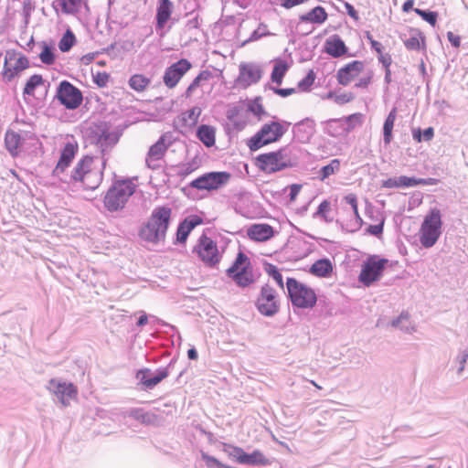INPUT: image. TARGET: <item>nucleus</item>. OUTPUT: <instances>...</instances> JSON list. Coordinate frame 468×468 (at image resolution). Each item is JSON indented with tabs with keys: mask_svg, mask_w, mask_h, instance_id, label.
<instances>
[{
	"mask_svg": "<svg viewBox=\"0 0 468 468\" xmlns=\"http://www.w3.org/2000/svg\"><path fill=\"white\" fill-rule=\"evenodd\" d=\"M308 152L303 147L289 144L277 151L261 154L255 157V165L265 174H274L299 165Z\"/></svg>",
	"mask_w": 468,
	"mask_h": 468,
	"instance_id": "obj_1",
	"label": "nucleus"
},
{
	"mask_svg": "<svg viewBox=\"0 0 468 468\" xmlns=\"http://www.w3.org/2000/svg\"><path fill=\"white\" fill-rule=\"evenodd\" d=\"M171 215L172 209L169 207H155L148 220L140 228L139 237L153 244L165 240L171 222Z\"/></svg>",
	"mask_w": 468,
	"mask_h": 468,
	"instance_id": "obj_2",
	"label": "nucleus"
},
{
	"mask_svg": "<svg viewBox=\"0 0 468 468\" xmlns=\"http://www.w3.org/2000/svg\"><path fill=\"white\" fill-rule=\"evenodd\" d=\"M291 122L286 121H271L265 123L261 128L248 141V147L251 152L278 142L287 132Z\"/></svg>",
	"mask_w": 468,
	"mask_h": 468,
	"instance_id": "obj_3",
	"label": "nucleus"
},
{
	"mask_svg": "<svg viewBox=\"0 0 468 468\" xmlns=\"http://www.w3.org/2000/svg\"><path fill=\"white\" fill-rule=\"evenodd\" d=\"M135 189L136 186L129 179L114 182L104 196V207L110 212L122 209Z\"/></svg>",
	"mask_w": 468,
	"mask_h": 468,
	"instance_id": "obj_4",
	"label": "nucleus"
},
{
	"mask_svg": "<svg viewBox=\"0 0 468 468\" xmlns=\"http://www.w3.org/2000/svg\"><path fill=\"white\" fill-rule=\"evenodd\" d=\"M92 163L93 158L91 156H83L73 168L69 180L61 177L60 180L66 183L81 182L86 189L93 190L97 188L102 179V174L90 170Z\"/></svg>",
	"mask_w": 468,
	"mask_h": 468,
	"instance_id": "obj_5",
	"label": "nucleus"
},
{
	"mask_svg": "<svg viewBox=\"0 0 468 468\" xmlns=\"http://www.w3.org/2000/svg\"><path fill=\"white\" fill-rule=\"evenodd\" d=\"M286 288L288 297L293 307L311 309L316 304L317 297L314 290L295 278H287Z\"/></svg>",
	"mask_w": 468,
	"mask_h": 468,
	"instance_id": "obj_6",
	"label": "nucleus"
},
{
	"mask_svg": "<svg viewBox=\"0 0 468 468\" xmlns=\"http://www.w3.org/2000/svg\"><path fill=\"white\" fill-rule=\"evenodd\" d=\"M441 214L437 207L425 216L420 229V241L424 248H431L441 234Z\"/></svg>",
	"mask_w": 468,
	"mask_h": 468,
	"instance_id": "obj_7",
	"label": "nucleus"
},
{
	"mask_svg": "<svg viewBox=\"0 0 468 468\" xmlns=\"http://www.w3.org/2000/svg\"><path fill=\"white\" fill-rule=\"evenodd\" d=\"M227 275L241 288L248 287L255 282L250 261L242 251L237 254L232 265L227 270Z\"/></svg>",
	"mask_w": 468,
	"mask_h": 468,
	"instance_id": "obj_8",
	"label": "nucleus"
},
{
	"mask_svg": "<svg viewBox=\"0 0 468 468\" xmlns=\"http://www.w3.org/2000/svg\"><path fill=\"white\" fill-rule=\"evenodd\" d=\"M388 264V259L376 254L369 255L362 264L358 281L366 287H369L380 280Z\"/></svg>",
	"mask_w": 468,
	"mask_h": 468,
	"instance_id": "obj_9",
	"label": "nucleus"
},
{
	"mask_svg": "<svg viewBox=\"0 0 468 468\" xmlns=\"http://www.w3.org/2000/svg\"><path fill=\"white\" fill-rule=\"evenodd\" d=\"M230 177V173L226 171L208 172L192 180L189 186L197 190H217L225 186Z\"/></svg>",
	"mask_w": 468,
	"mask_h": 468,
	"instance_id": "obj_10",
	"label": "nucleus"
},
{
	"mask_svg": "<svg viewBox=\"0 0 468 468\" xmlns=\"http://www.w3.org/2000/svg\"><path fill=\"white\" fill-rule=\"evenodd\" d=\"M55 98L68 110L79 108L83 101L80 90L66 80L59 82Z\"/></svg>",
	"mask_w": 468,
	"mask_h": 468,
	"instance_id": "obj_11",
	"label": "nucleus"
},
{
	"mask_svg": "<svg viewBox=\"0 0 468 468\" xmlns=\"http://www.w3.org/2000/svg\"><path fill=\"white\" fill-rule=\"evenodd\" d=\"M29 67V60L25 55H20L16 58V51H6L2 71L3 80L5 83L11 82L15 77L18 76L20 72Z\"/></svg>",
	"mask_w": 468,
	"mask_h": 468,
	"instance_id": "obj_12",
	"label": "nucleus"
},
{
	"mask_svg": "<svg viewBox=\"0 0 468 468\" xmlns=\"http://www.w3.org/2000/svg\"><path fill=\"white\" fill-rule=\"evenodd\" d=\"M193 252L197 253L199 259L209 267H213L220 261L217 243L205 234L199 237L197 243L193 248Z\"/></svg>",
	"mask_w": 468,
	"mask_h": 468,
	"instance_id": "obj_13",
	"label": "nucleus"
},
{
	"mask_svg": "<svg viewBox=\"0 0 468 468\" xmlns=\"http://www.w3.org/2000/svg\"><path fill=\"white\" fill-rule=\"evenodd\" d=\"M173 142V135L170 133H165L149 148L145 158V164L149 169L156 170L161 167L160 161Z\"/></svg>",
	"mask_w": 468,
	"mask_h": 468,
	"instance_id": "obj_14",
	"label": "nucleus"
},
{
	"mask_svg": "<svg viewBox=\"0 0 468 468\" xmlns=\"http://www.w3.org/2000/svg\"><path fill=\"white\" fill-rule=\"evenodd\" d=\"M255 304L259 313L268 317L275 315L280 309L277 292L269 284H265L261 287V293Z\"/></svg>",
	"mask_w": 468,
	"mask_h": 468,
	"instance_id": "obj_15",
	"label": "nucleus"
},
{
	"mask_svg": "<svg viewBox=\"0 0 468 468\" xmlns=\"http://www.w3.org/2000/svg\"><path fill=\"white\" fill-rule=\"evenodd\" d=\"M120 133L117 131H110L106 124L96 127L91 130L90 142L94 144L105 154L110 151L120 139Z\"/></svg>",
	"mask_w": 468,
	"mask_h": 468,
	"instance_id": "obj_16",
	"label": "nucleus"
},
{
	"mask_svg": "<svg viewBox=\"0 0 468 468\" xmlns=\"http://www.w3.org/2000/svg\"><path fill=\"white\" fill-rule=\"evenodd\" d=\"M173 360L165 367H159L154 372L150 368L144 367L136 372L138 384L142 385L143 390H151L162 380L168 377Z\"/></svg>",
	"mask_w": 468,
	"mask_h": 468,
	"instance_id": "obj_17",
	"label": "nucleus"
},
{
	"mask_svg": "<svg viewBox=\"0 0 468 468\" xmlns=\"http://www.w3.org/2000/svg\"><path fill=\"white\" fill-rule=\"evenodd\" d=\"M47 388L52 392L64 406L69 404V400L77 396V388L70 382L51 378Z\"/></svg>",
	"mask_w": 468,
	"mask_h": 468,
	"instance_id": "obj_18",
	"label": "nucleus"
},
{
	"mask_svg": "<svg viewBox=\"0 0 468 468\" xmlns=\"http://www.w3.org/2000/svg\"><path fill=\"white\" fill-rule=\"evenodd\" d=\"M262 77L261 67L253 62L241 63L239 67V76L236 80L237 84L247 88L256 84Z\"/></svg>",
	"mask_w": 468,
	"mask_h": 468,
	"instance_id": "obj_19",
	"label": "nucleus"
},
{
	"mask_svg": "<svg viewBox=\"0 0 468 468\" xmlns=\"http://www.w3.org/2000/svg\"><path fill=\"white\" fill-rule=\"evenodd\" d=\"M191 67V63L186 58H181L173 63L171 66L166 68L163 76L165 85L170 89L176 87Z\"/></svg>",
	"mask_w": 468,
	"mask_h": 468,
	"instance_id": "obj_20",
	"label": "nucleus"
},
{
	"mask_svg": "<svg viewBox=\"0 0 468 468\" xmlns=\"http://www.w3.org/2000/svg\"><path fill=\"white\" fill-rule=\"evenodd\" d=\"M292 133L294 139L302 144H307L315 133V122L311 118H305L293 125Z\"/></svg>",
	"mask_w": 468,
	"mask_h": 468,
	"instance_id": "obj_21",
	"label": "nucleus"
},
{
	"mask_svg": "<svg viewBox=\"0 0 468 468\" xmlns=\"http://www.w3.org/2000/svg\"><path fill=\"white\" fill-rule=\"evenodd\" d=\"M364 62L360 60H354L347 63L337 70L336 78L340 85L346 86L351 80L359 75L364 69Z\"/></svg>",
	"mask_w": 468,
	"mask_h": 468,
	"instance_id": "obj_22",
	"label": "nucleus"
},
{
	"mask_svg": "<svg viewBox=\"0 0 468 468\" xmlns=\"http://www.w3.org/2000/svg\"><path fill=\"white\" fill-rule=\"evenodd\" d=\"M203 223V219L197 215H190L184 218L176 229V242L185 243L191 231Z\"/></svg>",
	"mask_w": 468,
	"mask_h": 468,
	"instance_id": "obj_23",
	"label": "nucleus"
},
{
	"mask_svg": "<svg viewBox=\"0 0 468 468\" xmlns=\"http://www.w3.org/2000/svg\"><path fill=\"white\" fill-rule=\"evenodd\" d=\"M77 152V146L71 143H67L61 150L60 156L56 167L52 171V176L60 178V175L64 173L69 166Z\"/></svg>",
	"mask_w": 468,
	"mask_h": 468,
	"instance_id": "obj_24",
	"label": "nucleus"
},
{
	"mask_svg": "<svg viewBox=\"0 0 468 468\" xmlns=\"http://www.w3.org/2000/svg\"><path fill=\"white\" fill-rule=\"evenodd\" d=\"M324 49L325 53L335 58H341L348 52L347 47L337 34L332 35L325 40Z\"/></svg>",
	"mask_w": 468,
	"mask_h": 468,
	"instance_id": "obj_25",
	"label": "nucleus"
},
{
	"mask_svg": "<svg viewBox=\"0 0 468 468\" xmlns=\"http://www.w3.org/2000/svg\"><path fill=\"white\" fill-rule=\"evenodd\" d=\"M173 12V3L170 0H159L156 15L155 28L156 31L163 29L171 17Z\"/></svg>",
	"mask_w": 468,
	"mask_h": 468,
	"instance_id": "obj_26",
	"label": "nucleus"
},
{
	"mask_svg": "<svg viewBox=\"0 0 468 468\" xmlns=\"http://www.w3.org/2000/svg\"><path fill=\"white\" fill-rule=\"evenodd\" d=\"M248 236L256 241H266L274 236V229L268 224H253L248 229Z\"/></svg>",
	"mask_w": 468,
	"mask_h": 468,
	"instance_id": "obj_27",
	"label": "nucleus"
},
{
	"mask_svg": "<svg viewBox=\"0 0 468 468\" xmlns=\"http://www.w3.org/2000/svg\"><path fill=\"white\" fill-rule=\"evenodd\" d=\"M328 17L325 9L317 5L311 9L306 14H303L299 16V25L303 23H313V24H323Z\"/></svg>",
	"mask_w": 468,
	"mask_h": 468,
	"instance_id": "obj_28",
	"label": "nucleus"
},
{
	"mask_svg": "<svg viewBox=\"0 0 468 468\" xmlns=\"http://www.w3.org/2000/svg\"><path fill=\"white\" fill-rule=\"evenodd\" d=\"M125 416L133 418L143 424L150 425L154 424L158 417L156 414L151 411H145L144 409L133 408L125 412Z\"/></svg>",
	"mask_w": 468,
	"mask_h": 468,
	"instance_id": "obj_29",
	"label": "nucleus"
},
{
	"mask_svg": "<svg viewBox=\"0 0 468 468\" xmlns=\"http://www.w3.org/2000/svg\"><path fill=\"white\" fill-rule=\"evenodd\" d=\"M309 271L316 277L326 278L333 272V264L329 259L323 258L314 261Z\"/></svg>",
	"mask_w": 468,
	"mask_h": 468,
	"instance_id": "obj_30",
	"label": "nucleus"
},
{
	"mask_svg": "<svg viewBox=\"0 0 468 468\" xmlns=\"http://www.w3.org/2000/svg\"><path fill=\"white\" fill-rule=\"evenodd\" d=\"M271 461L266 457L260 450H254L252 452L248 453L244 452L243 460L241 464L252 466H269Z\"/></svg>",
	"mask_w": 468,
	"mask_h": 468,
	"instance_id": "obj_31",
	"label": "nucleus"
},
{
	"mask_svg": "<svg viewBox=\"0 0 468 468\" xmlns=\"http://www.w3.org/2000/svg\"><path fill=\"white\" fill-rule=\"evenodd\" d=\"M415 177L400 176L399 177H390L382 181L383 188H407L414 186Z\"/></svg>",
	"mask_w": 468,
	"mask_h": 468,
	"instance_id": "obj_32",
	"label": "nucleus"
},
{
	"mask_svg": "<svg viewBox=\"0 0 468 468\" xmlns=\"http://www.w3.org/2000/svg\"><path fill=\"white\" fill-rule=\"evenodd\" d=\"M197 137L205 146L211 147L216 143L215 128L210 125L201 124L197 130Z\"/></svg>",
	"mask_w": 468,
	"mask_h": 468,
	"instance_id": "obj_33",
	"label": "nucleus"
},
{
	"mask_svg": "<svg viewBox=\"0 0 468 468\" xmlns=\"http://www.w3.org/2000/svg\"><path fill=\"white\" fill-rule=\"evenodd\" d=\"M324 131L332 137L342 136L348 133V127L340 119H331L324 123Z\"/></svg>",
	"mask_w": 468,
	"mask_h": 468,
	"instance_id": "obj_34",
	"label": "nucleus"
},
{
	"mask_svg": "<svg viewBox=\"0 0 468 468\" xmlns=\"http://www.w3.org/2000/svg\"><path fill=\"white\" fill-rule=\"evenodd\" d=\"M21 135L14 131L8 130L5 135V144L6 150L14 156L17 154V149L21 144Z\"/></svg>",
	"mask_w": 468,
	"mask_h": 468,
	"instance_id": "obj_35",
	"label": "nucleus"
},
{
	"mask_svg": "<svg viewBox=\"0 0 468 468\" xmlns=\"http://www.w3.org/2000/svg\"><path fill=\"white\" fill-rule=\"evenodd\" d=\"M341 163L339 159H332L331 162L322 166L317 172L316 178L322 182L340 171Z\"/></svg>",
	"mask_w": 468,
	"mask_h": 468,
	"instance_id": "obj_36",
	"label": "nucleus"
},
{
	"mask_svg": "<svg viewBox=\"0 0 468 468\" xmlns=\"http://www.w3.org/2000/svg\"><path fill=\"white\" fill-rule=\"evenodd\" d=\"M396 116H397V109L393 108L385 119V122L383 124V141L386 145L389 144L392 140V131H393Z\"/></svg>",
	"mask_w": 468,
	"mask_h": 468,
	"instance_id": "obj_37",
	"label": "nucleus"
},
{
	"mask_svg": "<svg viewBox=\"0 0 468 468\" xmlns=\"http://www.w3.org/2000/svg\"><path fill=\"white\" fill-rule=\"evenodd\" d=\"M288 69L289 65L286 61L282 59L276 60L271 74V81L277 85H281Z\"/></svg>",
	"mask_w": 468,
	"mask_h": 468,
	"instance_id": "obj_38",
	"label": "nucleus"
},
{
	"mask_svg": "<svg viewBox=\"0 0 468 468\" xmlns=\"http://www.w3.org/2000/svg\"><path fill=\"white\" fill-rule=\"evenodd\" d=\"M40 45L42 50L38 55L39 59L46 65H52L56 60L54 47L46 41H42Z\"/></svg>",
	"mask_w": 468,
	"mask_h": 468,
	"instance_id": "obj_39",
	"label": "nucleus"
},
{
	"mask_svg": "<svg viewBox=\"0 0 468 468\" xmlns=\"http://www.w3.org/2000/svg\"><path fill=\"white\" fill-rule=\"evenodd\" d=\"M44 84V79L40 74L32 75L26 82L23 90V95L34 96L37 87Z\"/></svg>",
	"mask_w": 468,
	"mask_h": 468,
	"instance_id": "obj_40",
	"label": "nucleus"
},
{
	"mask_svg": "<svg viewBox=\"0 0 468 468\" xmlns=\"http://www.w3.org/2000/svg\"><path fill=\"white\" fill-rule=\"evenodd\" d=\"M420 39L424 46V37L421 32L416 29L411 30L410 37L404 40V45L409 50H419L420 48Z\"/></svg>",
	"mask_w": 468,
	"mask_h": 468,
	"instance_id": "obj_41",
	"label": "nucleus"
},
{
	"mask_svg": "<svg viewBox=\"0 0 468 468\" xmlns=\"http://www.w3.org/2000/svg\"><path fill=\"white\" fill-rule=\"evenodd\" d=\"M223 452L232 460L241 464L244 455V450L241 447L224 443Z\"/></svg>",
	"mask_w": 468,
	"mask_h": 468,
	"instance_id": "obj_42",
	"label": "nucleus"
},
{
	"mask_svg": "<svg viewBox=\"0 0 468 468\" xmlns=\"http://www.w3.org/2000/svg\"><path fill=\"white\" fill-rule=\"evenodd\" d=\"M76 43V37L70 29H68L58 42V48L61 52H68Z\"/></svg>",
	"mask_w": 468,
	"mask_h": 468,
	"instance_id": "obj_43",
	"label": "nucleus"
},
{
	"mask_svg": "<svg viewBox=\"0 0 468 468\" xmlns=\"http://www.w3.org/2000/svg\"><path fill=\"white\" fill-rule=\"evenodd\" d=\"M273 35H274L273 33L270 32L267 29L266 24L260 23L259 27L250 34V37L242 43V46H245L246 44L253 42V41H257L263 37L273 36Z\"/></svg>",
	"mask_w": 468,
	"mask_h": 468,
	"instance_id": "obj_44",
	"label": "nucleus"
},
{
	"mask_svg": "<svg viewBox=\"0 0 468 468\" xmlns=\"http://www.w3.org/2000/svg\"><path fill=\"white\" fill-rule=\"evenodd\" d=\"M211 75L212 74L209 70H202L189 84L185 92V96L186 98H189L192 95L193 91L200 85V82L202 80H208L211 77Z\"/></svg>",
	"mask_w": 468,
	"mask_h": 468,
	"instance_id": "obj_45",
	"label": "nucleus"
},
{
	"mask_svg": "<svg viewBox=\"0 0 468 468\" xmlns=\"http://www.w3.org/2000/svg\"><path fill=\"white\" fill-rule=\"evenodd\" d=\"M149 83V79L139 74L132 76L129 80V86L136 91H143Z\"/></svg>",
	"mask_w": 468,
	"mask_h": 468,
	"instance_id": "obj_46",
	"label": "nucleus"
},
{
	"mask_svg": "<svg viewBox=\"0 0 468 468\" xmlns=\"http://www.w3.org/2000/svg\"><path fill=\"white\" fill-rule=\"evenodd\" d=\"M412 137L418 143L422 141L430 142L434 137V129L432 127H428L423 131L420 128L414 129L412 131Z\"/></svg>",
	"mask_w": 468,
	"mask_h": 468,
	"instance_id": "obj_47",
	"label": "nucleus"
},
{
	"mask_svg": "<svg viewBox=\"0 0 468 468\" xmlns=\"http://www.w3.org/2000/svg\"><path fill=\"white\" fill-rule=\"evenodd\" d=\"M264 271L270 277H271L276 282V283L278 284L279 287L283 289L284 284H283L282 275L280 272L277 266H275L271 263H266L264 265Z\"/></svg>",
	"mask_w": 468,
	"mask_h": 468,
	"instance_id": "obj_48",
	"label": "nucleus"
},
{
	"mask_svg": "<svg viewBox=\"0 0 468 468\" xmlns=\"http://www.w3.org/2000/svg\"><path fill=\"white\" fill-rule=\"evenodd\" d=\"M414 12L431 26L434 27L436 25L438 19L437 12L420 8H415Z\"/></svg>",
	"mask_w": 468,
	"mask_h": 468,
	"instance_id": "obj_49",
	"label": "nucleus"
},
{
	"mask_svg": "<svg viewBox=\"0 0 468 468\" xmlns=\"http://www.w3.org/2000/svg\"><path fill=\"white\" fill-rule=\"evenodd\" d=\"M345 201L346 204L350 205L352 207V210L354 212L356 220L358 224V226H361L363 223V219L359 215L358 212V206H357V197L355 194H348L345 197Z\"/></svg>",
	"mask_w": 468,
	"mask_h": 468,
	"instance_id": "obj_50",
	"label": "nucleus"
},
{
	"mask_svg": "<svg viewBox=\"0 0 468 468\" xmlns=\"http://www.w3.org/2000/svg\"><path fill=\"white\" fill-rule=\"evenodd\" d=\"M315 80V73L313 69H310L306 76L303 78L297 84V88L302 91L310 90L312 85L314 84Z\"/></svg>",
	"mask_w": 468,
	"mask_h": 468,
	"instance_id": "obj_51",
	"label": "nucleus"
},
{
	"mask_svg": "<svg viewBox=\"0 0 468 468\" xmlns=\"http://www.w3.org/2000/svg\"><path fill=\"white\" fill-rule=\"evenodd\" d=\"M81 6V0H61V9L66 14L79 12Z\"/></svg>",
	"mask_w": 468,
	"mask_h": 468,
	"instance_id": "obj_52",
	"label": "nucleus"
},
{
	"mask_svg": "<svg viewBox=\"0 0 468 468\" xmlns=\"http://www.w3.org/2000/svg\"><path fill=\"white\" fill-rule=\"evenodd\" d=\"M248 110L259 118L266 114L261 97H256L253 101H250L248 104Z\"/></svg>",
	"mask_w": 468,
	"mask_h": 468,
	"instance_id": "obj_53",
	"label": "nucleus"
},
{
	"mask_svg": "<svg viewBox=\"0 0 468 468\" xmlns=\"http://www.w3.org/2000/svg\"><path fill=\"white\" fill-rule=\"evenodd\" d=\"M362 115L360 113H353L346 117L341 118L346 127H348V133L351 132L357 124L361 122Z\"/></svg>",
	"mask_w": 468,
	"mask_h": 468,
	"instance_id": "obj_54",
	"label": "nucleus"
},
{
	"mask_svg": "<svg viewBox=\"0 0 468 468\" xmlns=\"http://www.w3.org/2000/svg\"><path fill=\"white\" fill-rule=\"evenodd\" d=\"M201 458L205 462L207 468H224L225 464L218 461L217 458L207 454V452H201Z\"/></svg>",
	"mask_w": 468,
	"mask_h": 468,
	"instance_id": "obj_55",
	"label": "nucleus"
},
{
	"mask_svg": "<svg viewBox=\"0 0 468 468\" xmlns=\"http://www.w3.org/2000/svg\"><path fill=\"white\" fill-rule=\"evenodd\" d=\"M330 210V202L328 200H324L318 206L317 211L315 212L316 216L323 218L326 222L332 221L326 216V212Z\"/></svg>",
	"mask_w": 468,
	"mask_h": 468,
	"instance_id": "obj_56",
	"label": "nucleus"
},
{
	"mask_svg": "<svg viewBox=\"0 0 468 468\" xmlns=\"http://www.w3.org/2000/svg\"><path fill=\"white\" fill-rule=\"evenodd\" d=\"M109 79L110 75L106 72L98 71L96 74H93V81L100 88L105 87L109 81Z\"/></svg>",
	"mask_w": 468,
	"mask_h": 468,
	"instance_id": "obj_57",
	"label": "nucleus"
},
{
	"mask_svg": "<svg viewBox=\"0 0 468 468\" xmlns=\"http://www.w3.org/2000/svg\"><path fill=\"white\" fill-rule=\"evenodd\" d=\"M266 88H269L275 94H277L282 98H286V97L296 92V90L294 88H278V87H273L271 85H267Z\"/></svg>",
	"mask_w": 468,
	"mask_h": 468,
	"instance_id": "obj_58",
	"label": "nucleus"
},
{
	"mask_svg": "<svg viewBox=\"0 0 468 468\" xmlns=\"http://www.w3.org/2000/svg\"><path fill=\"white\" fill-rule=\"evenodd\" d=\"M383 229H384V220H382L378 224L369 225L367 228L366 232L367 234H370L372 236L379 238L383 234Z\"/></svg>",
	"mask_w": 468,
	"mask_h": 468,
	"instance_id": "obj_59",
	"label": "nucleus"
},
{
	"mask_svg": "<svg viewBox=\"0 0 468 468\" xmlns=\"http://www.w3.org/2000/svg\"><path fill=\"white\" fill-rule=\"evenodd\" d=\"M440 182L439 179L433 177L417 178L415 177L414 186H436Z\"/></svg>",
	"mask_w": 468,
	"mask_h": 468,
	"instance_id": "obj_60",
	"label": "nucleus"
},
{
	"mask_svg": "<svg viewBox=\"0 0 468 468\" xmlns=\"http://www.w3.org/2000/svg\"><path fill=\"white\" fill-rule=\"evenodd\" d=\"M378 59L382 64L384 69H389L392 63V58L388 53H383V51L378 54Z\"/></svg>",
	"mask_w": 468,
	"mask_h": 468,
	"instance_id": "obj_61",
	"label": "nucleus"
},
{
	"mask_svg": "<svg viewBox=\"0 0 468 468\" xmlns=\"http://www.w3.org/2000/svg\"><path fill=\"white\" fill-rule=\"evenodd\" d=\"M456 359L460 365L457 372H458V374H461L464 370L465 364L468 359V351L467 350L461 351Z\"/></svg>",
	"mask_w": 468,
	"mask_h": 468,
	"instance_id": "obj_62",
	"label": "nucleus"
},
{
	"mask_svg": "<svg viewBox=\"0 0 468 468\" xmlns=\"http://www.w3.org/2000/svg\"><path fill=\"white\" fill-rule=\"evenodd\" d=\"M354 99V96L352 93H342V94H336L335 102L343 105L345 103H347L351 101Z\"/></svg>",
	"mask_w": 468,
	"mask_h": 468,
	"instance_id": "obj_63",
	"label": "nucleus"
},
{
	"mask_svg": "<svg viewBox=\"0 0 468 468\" xmlns=\"http://www.w3.org/2000/svg\"><path fill=\"white\" fill-rule=\"evenodd\" d=\"M186 114L190 121L196 122H197V119L201 114V109L199 107L195 106L186 111Z\"/></svg>",
	"mask_w": 468,
	"mask_h": 468,
	"instance_id": "obj_64",
	"label": "nucleus"
}]
</instances>
